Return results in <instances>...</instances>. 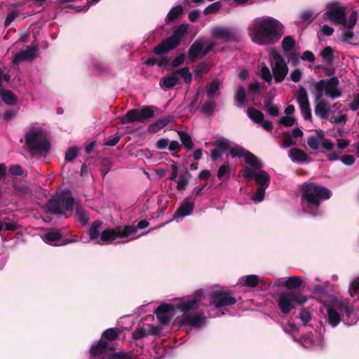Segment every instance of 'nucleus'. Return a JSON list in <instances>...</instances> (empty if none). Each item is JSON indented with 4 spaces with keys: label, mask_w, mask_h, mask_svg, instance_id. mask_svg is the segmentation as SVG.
<instances>
[{
    "label": "nucleus",
    "mask_w": 359,
    "mask_h": 359,
    "mask_svg": "<svg viewBox=\"0 0 359 359\" xmlns=\"http://www.w3.org/2000/svg\"><path fill=\"white\" fill-rule=\"evenodd\" d=\"M194 208V202L191 201L190 196L187 197L182 201L180 206L177 209L173 215V219L183 217L192 213Z\"/></svg>",
    "instance_id": "19"
},
{
    "label": "nucleus",
    "mask_w": 359,
    "mask_h": 359,
    "mask_svg": "<svg viewBox=\"0 0 359 359\" xmlns=\"http://www.w3.org/2000/svg\"><path fill=\"white\" fill-rule=\"evenodd\" d=\"M255 175H256V173H255V170L252 168H249V167H245L239 171V175L242 176L248 181H250L253 177H255Z\"/></svg>",
    "instance_id": "50"
},
{
    "label": "nucleus",
    "mask_w": 359,
    "mask_h": 359,
    "mask_svg": "<svg viewBox=\"0 0 359 359\" xmlns=\"http://www.w3.org/2000/svg\"><path fill=\"white\" fill-rule=\"evenodd\" d=\"M203 44L199 41H196L190 47L188 53L189 60L194 62L199 54L202 53Z\"/></svg>",
    "instance_id": "23"
},
{
    "label": "nucleus",
    "mask_w": 359,
    "mask_h": 359,
    "mask_svg": "<svg viewBox=\"0 0 359 359\" xmlns=\"http://www.w3.org/2000/svg\"><path fill=\"white\" fill-rule=\"evenodd\" d=\"M327 65H331L334 60V50L331 46H326L320 53Z\"/></svg>",
    "instance_id": "41"
},
{
    "label": "nucleus",
    "mask_w": 359,
    "mask_h": 359,
    "mask_svg": "<svg viewBox=\"0 0 359 359\" xmlns=\"http://www.w3.org/2000/svg\"><path fill=\"white\" fill-rule=\"evenodd\" d=\"M156 109V107L153 106H144L140 109H130L123 116L120 118V121L123 124L133 123L135 122L144 123L147 119L154 116L155 109Z\"/></svg>",
    "instance_id": "7"
},
{
    "label": "nucleus",
    "mask_w": 359,
    "mask_h": 359,
    "mask_svg": "<svg viewBox=\"0 0 359 359\" xmlns=\"http://www.w3.org/2000/svg\"><path fill=\"white\" fill-rule=\"evenodd\" d=\"M149 225V222L146 219L140 221L135 226L126 225L123 226V236H128L137 232V229L147 228Z\"/></svg>",
    "instance_id": "24"
},
{
    "label": "nucleus",
    "mask_w": 359,
    "mask_h": 359,
    "mask_svg": "<svg viewBox=\"0 0 359 359\" xmlns=\"http://www.w3.org/2000/svg\"><path fill=\"white\" fill-rule=\"evenodd\" d=\"M284 25L278 20L268 17L256 21L249 29L252 41L259 46L278 43L284 34Z\"/></svg>",
    "instance_id": "1"
},
{
    "label": "nucleus",
    "mask_w": 359,
    "mask_h": 359,
    "mask_svg": "<svg viewBox=\"0 0 359 359\" xmlns=\"http://www.w3.org/2000/svg\"><path fill=\"white\" fill-rule=\"evenodd\" d=\"M215 149L224 154V152L230 149V144L227 140L220 139L214 142Z\"/></svg>",
    "instance_id": "47"
},
{
    "label": "nucleus",
    "mask_w": 359,
    "mask_h": 359,
    "mask_svg": "<svg viewBox=\"0 0 359 359\" xmlns=\"http://www.w3.org/2000/svg\"><path fill=\"white\" fill-rule=\"evenodd\" d=\"M245 151L246 150L243 147L238 146L230 149V154L233 158L241 157L244 156Z\"/></svg>",
    "instance_id": "61"
},
{
    "label": "nucleus",
    "mask_w": 359,
    "mask_h": 359,
    "mask_svg": "<svg viewBox=\"0 0 359 359\" xmlns=\"http://www.w3.org/2000/svg\"><path fill=\"white\" fill-rule=\"evenodd\" d=\"M120 334L121 331L118 328H108L102 332L100 339L109 343V341L116 340L118 338Z\"/></svg>",
    "instance_id": "26"
},
{
    "label": "nucleus",
    "mask_w": 359,
    "mask_h": 359,
    "mask_svg": "<svg viewBox=\"0 0 359 359\" xmlns=\"http://www.w3.org/2000/svg\"><path fill=\"white\" fill-rule=\"evenodd\" d=\"M76 217L79 223L83 226L86 225L89 221L86 211L81 206L76 208Z\"/></svg>",
    "instance_id": "40"
},
{
    "label": "nucleus",
    "mask_w": 359,
    "mask_h": 359,
    "mask_svg": "<svg viewBox=\"0 0 359 359\" xmlns=\"http://www.w3.org/2000/svg\"><path fill=\"white\" fill-rule=\"evenodd\" d=\"M302 202L304 208L309 213L316 216L321 202L327 200L331 196L330 189L325 187L316 185L312 182H305L301 187Z\"/></svg>",
    "instance_id": "2"
},
{
    "label": "nucleus",
    "mask_w": 359,
    "mask_h": 359,
    "mask_svg": "<svg viewBox=\"0 0 359 359\" xmlns=\"http://www.w3.org/2000/svg\"><path fill=\"white\" fill-rule=\"evenodd\" d=\"M255 179L259 187L267 188L269 186L270 176L264 170H260L258 173H256Z\"/></svg>",
    "instance_id": "28"
},
{
    "label": "nucleus",
    "mask_w": 359,
    "mask_h": 359,
    "mask_svg": "<svg viewBox=\"0 0 359 359\" xmlns=\"http://www.w3.org/2000/svg\"><path fill=\"white\" fill-rule=\"evenodd\" d=\"M358 20V13L356 11H352L349 15L348 21L346 20V24H341L344 27L348 29H352L356 24Z\"/></svg>",
    "instance_id": "51"
},
{
    "label": "nucleus",
    "mask_w": 359,
    "mask_h": 359,
    "mask_svg": "<svg viewBox=\"0 0 359 359\" xmlns=\"http://www.w3.org/2000/svg\"><path fill=\"white\" fill-rule=\"evenodd\" d=\"M307 297L295 291L283 292L278 294V306L284 315L289 314L296 304L302 305L307 301Z\"/></svg>",
    "instance_id": "6"
},
{
    "label": "nucleus",
    "mask_w": 359,
    "mask_h": 359,
    "mask_svg": "<svg viewBox=\"0 0 359 359\" xmlns=\"http://www.w3.org/2000/svg\"><path fill=\"white\" fill-rule=\"evenodd\" d=\"M289 157L293 161L304 162L308 158V155L302 149L292 148L289 152Z\"/></svg>",
    "instance_id": "29"
},
{
    "label": "nucleus",
    "mask_w": 359,
    "mask_h": 359,
    "mask_svg": "<svg viewBox=\"0 0 359 359\" xmlns=\"http://www.w3.org/2000/svg\"><path fill=\"white\" fill-rule=\"evenodd\" d=\"M231 294V292L229 290H215L210 294L211 302L217 309L232 306L236 303V299Z\"/></svg>",
    "instance_id": "10"
},
{
    "label": "nucleus",
    "mask_w": 359,
    "mask_h": 359,
    "mask_svg": "<svg viewBox=\"0 0 359 359\" xmlns=\"http://www.w3.org/2000/svg\"><path fill=\"white\" fill-rule=\"evenodd\" d=\"M74 198L65 193L56 195L50 198L44 209L46 213L63 215L67 212H72L74 205Z\"/></svg>",
    "instance_id": "3"
},
{
    "label": "nucleus",
    "mask_w": 359,
    "mask_h": 359,
    "mask_svg": "<svg viewBox=\"0 0 359 359\" xmlns=\"http://www.w3.org/2000/svg\"><path fill=\"white\" fill-rule=\"evenodd\" d=\"M330 111V104L327 101H320L316 104L315 114L322 119H327Z\"/></svg>",
    "instance_id": "22"
},
{
    "label": "nucleus",
    "mask_w": 359,
    "mask_h": 359,
    "mask_svg": "<svg viewBox=\"0 0 359 359\" xmlns=\"http://www.w3.org/2000/svg\"><path fill=\"white\" fill-rule=\"evenodd\" d=\"M115 348L113 346H110L107 341L100 339L95 344H93L89 350L90 357L96 358L99 357L107 351H114Z\"/></svg>",
    "instance_id": "17"
},
{
    "label": "nucleus",
    "mask_w": 359,
    "mask_h": 359,
    "mask_svg": "<svg viewBox=\"0 0 359 359\" xmlns=\"http://www.w3.org/2000/svg\"><path fill=\"white\" fill-rule=\"evenodd\" d=\"M175 311L174 305L162 304L156 309L154 313L161 325H168L173 317Z\"/></svg>",
    "instance_id": "12"
},
{
    "label": "nucleus",
    "mask_w": 359,
    "mask_h": 359,
    "mask_svg": "<svg viewBox=\"0 0 359 359\" xmlns=\"http://www.w3.org/2000/svg\"><path fill=\"white\" fill-rule=\"evenodd\" d=\"M334 306L336 309L344 311L348 317H350L353 311V306L350 305L348 302H337L334 303Z\"/></svg>",
    "instance_id": "37"
},
{
    "label": "nucleus",
    "mask_w": 359,
    "mask_h": 359,
    "mask_svg": "<svg viewBox=\"0 0 359 359\" xmlns=\"http://www.w3.org/2000/svg\"><path fill=\"white\" fill-rule=\"evenodd\" d=\"M183 13V8L181 5H178L172 8L168 12L165 21L167 23H170L171 22H174L176 20L180 15Z\"/></svg>",
    "instance_id": "34"
},
{
    "label": "nucleus",
    "mask_w": 359,
    "mask_h": 359,
    "mask_svg": "<svg viewBox=\"0 0 359 359\" xmlns=\"http://www.w3.org/2000/svg\"><path fill=\"white\" fill-rule=\"evenodd\" d=\"M327 318L329 323L333 327H336L341 321V318L338 312L332 307H327Z\"/></svg>",
    "instance_id": "35"
},
{
    "label": "nucleus",
    "mask_w": 359,
    "mask_h": 359,
    "mask_svg": "<svg viewBox=\"0 0 359 359\" xmlns=\"http://www.w3.org/2000/svg\"><path fill=\"white\" fill-rule=\"evenodd\" d=\"M3 101L8 105H14L17 102V97L10 90H0Z\"/></svg>",
    "instance_id": "33"
},
{
    "label": "nucleus",
    "mask_w": 359,
    "mask_h": 359,
    "mask_svg": "<svg viewBox=\"0 0 359 359\" xmlns=\"http://www.w3.org/2000/svg\"><path fill=\"white\" fill-rule=\"evenodd\" d=\"M147 336V330L143 327H137L133 332V339L135 340H139Z\"/></svg>",
    "instance_id": "54"
},
{
    "label": "nucleus",
    "mask_w": 359,
    "mask_h": 359,
    "mask_svg": "<svg viewBox=\"0 0 359 359\" xmlns=\"http://www.w3.org/2000/svg\"><path fill=\"white\" fill-rule=\"evenodd\" d=\"M180 140L182 145L188 150L194 149V142L191 137L185 131L179 130L177 131Z\"/></svg>",
    "instance_id": "31"
},
{
    "label": "nucleus",
    "mask_w": 359,
    "mask_h": 359,
    "mask_svg": "<svg viewBox=\"0 0 359 359\" xmlns=\"http://www.w3.org/2000/svg\"><path fill=\"white\" fill-rule=\"evenodd\" d=\"M297 100L299 105L301 113L305 120H311L312 114L306 90L300 86L298 90Z\"/></svg>",
    "instance_id": "11"
},
{
    "label": "nucleus",
    "mask_w": 359,
    "mask_h": 359,
    "mask_svg": "<svg viewBox=\"0 0 359 359\" xmlns=\"http://www.w3.org/2000/svg\"><path fill=\"white\" fill-rule=\"evenodd\" d=\"M107 359H135V358L129 353L119 351L109 355Z\"/></svg>",
    "instance_id": "48"
},
{
    "label": "nucleus",
    "mask_w": 359,
    "mask_h": 359,
    "mask_svg": "<svg viewBox=\"0 0 359 359\" xmlns=\"http://www.w3.org/2000/svg\"><path fill=\"white\" fill-rule=\"evenodd\" d=\"M315 86V92H313V95L315 97V102L316 104L320 101H325L323 99V92L325 90V81L324 80H320L314 84Z\"/></svg>",
    "instance_id": "32"
},
{
    "label": "nucleus",
    "mask_w": 359,
    "mask_h": 359,
    "mask_svg": "<svg viewBox=\"0 0 359 359\" xmlns=\"http://www.w3.org/2000/svg\"><path fill=\"white\" fill-rule=\"evenodd\" d=\"M78 149L76 147H71L68 149L65 154V161L67 162L72 161L77 156Z\"/></svg>",
    "instance_id": "62"
},
{
    "label": "nucleus",
    "mask_w": 359,
    "mask_h": 359,
    "mask_svg": "<svg viewBox=\"0 0 359 359\" xmlns=\"http://www.w3.org/2000/svg\"><path fill=\"white\" fill-rule=\"evenodd\" d=\"M349 294L353 297L359 292V278L351 282L349 286Z\"/></svg>",
    "instance_id": "60"
},
{
    "label": "nucleus",
    "mask_w": 359,
    "mask_h": 359,
    "mask_svg": "<svg viewBox=\"0 0 359 359\" xmlns=\"http://www.w3.org/2000/svg\"><path fill=\"white\" fill-rule=\"evenodd\" d=\"M326 18L333 21L335 24H346V8L341 6L338 1L330 3L327 6V11L324 13Z\"/></svg>",
    "instance_id": "9"
},
{
    "label": "nucleus",
    "mask_w": 359,
    "mask_h": 359,
    "mask_svg": "<svg viewBox=\"0 0 359 359\" xmlns=\"http://www.w3.org/2000/svg\"><path fill=\"white\" fill-rule=\"evenodd\" d=\"M244 285L250 287H255L259 283V276L257 275H248L244 277Z\"/></svg>",
    "instance_id": "46"
},
{
    "label": "nucleus",
    "mask_w": 359,
    "mask_h": 359,
    "mask_svg": "<svg viewBox=\"0 0 359 359\" xmlns=\"http://www.w3.org/2000/svg\"><path fill=\"white\" fill-rule=\"evenodd\" d=\"M42 238L45 243L51 245L58 246L60 245L58 242L61 241L62 235L59 231L50 230L44 233Z\"/></svg>",
    "instance_id": "21"
},
{
    "label": "nucleus",
    "mask_w": 359,
    "mask_h": 359,
    "mask_svg": "<svg viewBox=\"0 0 359 359\" xmlns=\"http://www.w3.org/2000/svg\"><path fill=\"white\" fill-rule=\"evenodd\" d=\"M270 56L275 60V63L272 66L275 81L280 83L287 74L288 67L283 57L276 50L273 49L270 51Z\"/></svg>",
    "instance_id": "8"
},
{
    "label": "nucleus",
    "mask_w": 359,
    "mask_h": 359,
    "mask_svg": "<svg viewBox=\"0 0 359 359\" xmlns=\"http://www.w3.org/2000/svg\"><path fill=\"white\" fill-rule=\"evenodd\" d=\"M173 116H168L159 118L156 122L150 124L148 127L147 131L149 133L154 134L158 133L161 129L165 127L168 123L173 121Z\"/></svg>",
    "instance_id": "20"
},
{
    "label": "nucleus",
    "mask_w": 359,
    "mask_h": 359,
    "mask_svg": "<svg viewBox=\"0 0 359 359\" xmlns=\"http://www.w3.org/2000/svg\"><path fill=\"white\" fill-rule=\"evenodd\" d=\"M307 144L313 150H318L320 148V140L317 137L310 136L307 140Z\"/></svg>",
    "instance_id": "58"
},
{
    "label": "nucleus",
    "mask_w": 359,
    "mask_h": 359,
    "mask_svg": "<svg viewBox=\"0 0 359 359\" xmlns=\"http://www.w3.org/2000/svg\"><path fill=\"white\" fill-rule=\"evenodd\" d=\"M246 90L244 86H238L234 98L235 100L241 105L244 106L247 104L246 102Z\"/></svg>",
    "instance_id": "39"
},
{
    "label": "nucleus",
    "mask_w": 359,
    "mask_h": 359,
    "mask_svg": "<svg viewBox=\"0 0 359 359\" xmlns=\"http://www.w3.org/2000/svg\"><path fill=\"white\" fill-rule=\"evenodd\" d=\"M221 7L222 4L219 1L215 2L207 6L203 11V13L205 15L215 13L221 8Z\"/></svg>",
    "instance_id": "52"
},
{
    "label": "nucleus",
    "mask_w": 359,
    "mask_h": 359,
    "mask_svg": "<svg viewBox=\"0 0 359 359\" xmlns=\"http://www.w3.org/2000/svg\"><path fill=\"white\" fill-rule=\"evenodd\" d=\"M20 13L16 10H12L8 11L6 18L4 22V26L8 27L11 23L19 15Z\"/></svg>",
    "instance_id": "57"
},
{
    "label": "nucleus",
    "mask_w": 359,
    "mask_h": 359,
    "mask_svg": "<svg viewBox=\"0 0 359 359\" xmlns=\"http://www.w3.org/2000/svg\"><path fill=\"white\" fill-rule=\"evenodd\" d=\"M188 25L182 24L173 32L171 36L161 41V42L153 49L156 55H163L170 50H174L180 44L183 36L187 33Z\"/></svg>",
    "instance_id": "5"
},
{
    "label": "nucleus",
    "mask_w": 359,
    "mask_h": 359,
    "mask_svg": "<svg viewBox=\"0 0 359 359\" xmlns=\"http://www.w3.org/2000/svg\"><path fill=\"white\" fill-rule=\"evenodd\" d=\"M266 188L264 187H258L256 193L255 194L254 196L252 198L253 201L255 203H260L262 202L264 198V194H265V190Z\"/></svg>",
    "instance_id": "56"
},
{
    "label": "nucleus",
    "mask_w": 359,
    "mask_h": 359,
    "mask_svg": "<svg viewBox=\"0 0 359 359\" xmlns=\"http://www.w3.org/2000/svg\"><path fill=\"white\" fill-rule=\"evenodd\" d=\"M212 36L215 39H224L226 41H238L239 36L231 29L216 27L213 29Z\"/></svg>",
    "instance_id": "14"
},
{
    "label": "nucleus",
    "mask_w": 359,
    "mask_h": 359,
    "mask_svg": "<svg viewBox=\"0 0 359 359\" xmlns=\"http://www.w3.org/2000/svg\"><path fill=\"white\" fill-rule=\"evenodd\" d=\"M179 81V76L176 72H173L170 76H164L160 81V85L166 89L172 88Z\"/></svg>",
    "instance_id": "25"
},
{
    "label": "nucleus",
    "mask_w": 359,
    "mask_h": 359,
    "mask_svg": "<svg viewBox=\"0 0 359 359\" xmlns=\"http://www.w3.org/2000/svg\"><path fill=\"white\" fill-rule=\"evenodd\" d=\"M176 74H180L181 76L184 79L185 83H189L191 81L192 76L191 74L189 72V69L188 67H185L183 68H181L176 72Z\"/></svg>",
    "instance_id": "49"
},
{
    "label": "nucleus",
    "mask_w": 359,
    "mask_h": 359,
    "mask_svg": "<svg viewBox=\"0 0 359 359\" xmlns=\"http://www.w3.org/2000/svg\"><path fill=\"white\" fill-rule=\"evenodd\" d=\"M243 157L245 162L255 169L260 170L263 168L262 163L260 162L258 158L250 151L246 150Z\"/></svg>",
    "instance_id": "27"
},
{
    "label": "nucleus",
    "mask_w": 359,
    "mask_h": 359,
    "mask_svg": "<svg viewBox=\"0 0 359 359\" xmlns=\"http://www.w3.org/2000/svg\"><path fill=\"white\" fill-rule=\"evenodd\" d=\"M204 322V318L198 313H189L182 315L179 323L181 326L191 325L195 327H200Z\"/></svg>",
    "instance_id": "18"
},
{
    "label": "nucleus",
    "mask_w": 359,
    "mask_h": 359,
    "mask_svg": "<svg viewBox=\"0 0 359 359\" xmlns=\"http://www.w3.org/2000/svg\"><path fill=\"white\" fill-rule=\"evenodd\" d=\"M25 144L32 153L43 154L50 150V144L45 137L43 133L34 128L26 133Z\"/></svg>",
    "instance_id": "4"
},
{
    "label": "nucleus",
    "mask_w": 359,
    "mask_h": 359,
    "mask_svg": "<svg viewBox=\"0 0 359 359\" xmlns=\"http://www.w3.org/2000/svg\"><path fill=\"white\" fill-rule=\"evenodd\" d=\"M231 173L230 165L228 162L219 166L217 171V177L219 180L223 178H229Z\"/></svg>",
    "instance_id": "45"
},
{
    "label": "nucleus",
    "mask_w": 359,
    "mask_h": 359,
    "mask_svg": "<svg viewBox=\"0 0 359 359\" xmlns=\"http://www.w3.org/2000/svg\"><path fill=\"white\" fill-rule=\"evenodd\" d=\"M283 285L288 290L297 289L304 287L303 281L299 276L288 278L283 283Z\"/></svg>",
    "instance_id": "30"
},
{
    "label": "nucleus",
    "mask_w": 359,
    "mask_h": 359,
    "mask_svg": "<svg viewBox=\"0 0 359 359\" xmlns=\"http://www.w3.org/2000/svg\"><path fill=\"white\" fill-rule=\"evenodd\" d=\"M37 50V46H27L25 50H21L15 55L13 59V63L17 65L21 61L34 60L36 57V53Z\"/></svg>",
    "instance_id": "16"
},
{
    "label": "nucleus",
    "mask_w": 359,
    "mask_h": 359,
    "mask_svg": "<svg viewBox=\"0 0 359 359\" xmlns=\"http://www.w3.org/2000/svg\"><path fill=\"white\" fill-rule=\"evenodd\" d=\"M325 91L337 88L339 84V79L337 76H332L330 79L324 80Z\"/></svg>",
    "instance_id": "53"
},
{
    "label": "nucleus",
    "mask_w": 359,
    "mask_h": 359,
    "mask_svg": "<svg viewBox=\"0 0 359 359\" xmlns=\"http://www.w3.org/2000/svg\"><path fill=\"white\" fill-rule=\"evenodd\" d=\"M202 299L201 294H196L191 298L182 299L177 304V309L182 311L183 314L189 313L198 308V303Z\"/></svg>",
    "instance_id": "13"
},
{
    "label": "nucleus",
    "mask_w": 359,
    "mask_h": 359,
    "mask_svg": "<svg viewBox=\"0 0 359 359\" xmlns=\"http://www.w3.org/2000/svg\"><path fill=\"white\" fill-rule=\"evenodd\" d=\"M248 90L250 93H254L255 95H258L261 92V86L258 81L250 83L248 86Z\"/></svg>",
    "instance_id": "64"
},
{
    "label": "nucleus",
    "mask_w": 359,
    "mask_h": 359,
    "mask_svg": "<svg viewBox=\"0 0 359 359\" xmlns=\"http://www.w3.org/2000/svg\"><path fill=\"white\" fill-rule=\"evenodd\" d=\"M123 236V227L119 226L113 229H106L100 234V239L104 243H109L117 238H126Z\"/></svg>",
    "instance_id": "15"
},
{
    "label": "nucleus",
    "mask_w": 359,
    "mask_h": 359,
    "mask_svg": "<svg viewBox=\"0 0 359 359\" xmlns=\"http://www.w3.org/2000/svg\"><path fill=\"white\" fill-rule=\"evenodd\" d=\"M219 85L220 82L218 80H214L207 86V95L209 99H212L216 95L217 92L219 90Z\"/></svg>",
    "instance_id": "42"
},
{
    "label": "nucleus",
    "mask_w": 359,
    "mask_h": 359,
    "mask_svg": "<svg viewBox=\"0 0 359 359\" xmlns=\"http://www.w3.org/2000/svg\"><path fill=\"white\" fill-rule=\"evenodd\" d=\"M215 102L210 99V100L206 101L202 106L201 112L207 116H211L215 111Z\"/></svg>",
    "instance_id": "44"
},
{
    "label": "nucleus",
    "mask_w": 359,
    "mask_h": 359,
    "mask_svg": "<svg viewBox=\"0 0 359 359\" xmlns=\"http://www.w3.org/2000/svg\"><path fill=\"white\" fill-rule=\"evenodd\" d=\"M102 222L100 220H95L88 229V235L91 241L98 238L100 236V228Z\"/></svg>",
    "instance_id": "38"
},
{
    "label": "nucleus",
    "mask_w": 359,
    "mask_h": 359,
    "mask_svg": "<svg viewBox=\"0 0 359 359\" xmlns=\"http://www.w3.org/2000/svg\"><path fill=\"white\" fill-rule=\"evenodd\" d=\"M295 46V40L292 36H286L281 42V46L285 52L290 51Z\"/></svg>",
    "instance_id": "43"
},
{
    "label": "nucleus",
    "mask_w": 359,
    "mask_h": 359,
    "mask_svg": "<svg viewBox=\"0 0 359 359\" xmlns=\"http://www.w3.org/2000/svg\"><path fill=\"white\" fill-rule=\"evenodd\" d=\"M247 114L249 118L257 123L259 124L264 121V115L261 111L249 107Z\"/></svg>",
    "instance_id": "36"
},
{
    "label": "nucleus",
    "mask_w": 359,
    "mask_h": 359,
    "mask_svg": "<svg viewBox=\"0 0 359 359\" xmlns=\"http://www.w3.org/2000/svg\"><path fill=\"white\" fill-rule=\"evenodd\" d=\"M261 74L262 79L266 81L267 83H270L272 81V75L271 74L270 69L268 67L264 66L261 69Z\"/></svg>",
    "instance_id": "63"
},
{
    "label": "nucleus",
    "mask_w": 359,
    "mask_h": 359,
    "mask_svg": "<svg viewBox=\"0 0 359 359\" xmlns=\"http://www.w3.org/2000/svg\"><path fill=\"white\" fill-rule=\"evenodd\" d=\"M283 147L284 148H287L296 144V142L292 140L289 133H285L283 134Z\"/></svg>",
    "instance_id": "59"
},
{
    "label": "nucleus",
    "mask_w": 359,
    "mask_h": 359,
    "mask_svg": "<svg viewBox=\"0 0 359 359\" xmlns=\"http://www.w3.org/2000/svg\"><path fill=\"white\" fill-rule=\"evenodd\" d=\"M295 118L289 116H285L280 118L278 123L285 127L292 126L295 123Z\"/></svg>",
    "instance_id": "55"
}]
</instances>
